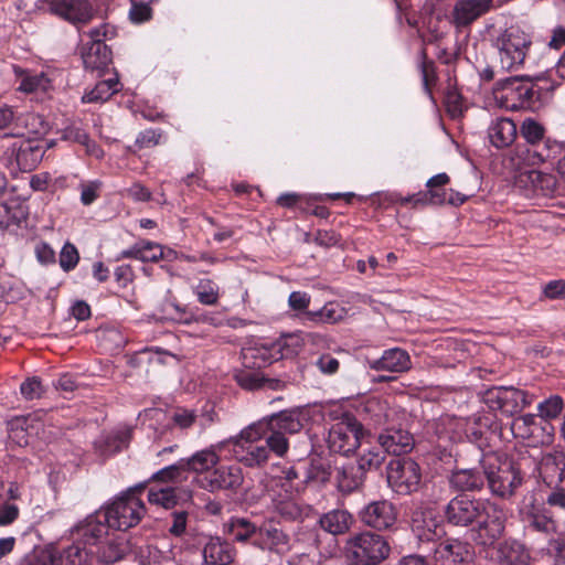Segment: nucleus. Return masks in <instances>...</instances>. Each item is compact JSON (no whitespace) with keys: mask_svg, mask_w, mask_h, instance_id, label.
Masks as SVG:
<instances>
[{"mask_svg":"<svg viewBox=\"0 0 565 565\" xmlns=\"http://www.w3.org/2000/svg\"><path fill=\"white\" fill-rule=\"evenodd\" d=\"M300 408L271 414L245 427L225 445L233 446L235 459H268L273 454L285 457L289 449L286 434H297L302 427Z\"/></svg>","mask_w":565,"mask_h":565,"instance_id":"nucleus-1","label":"nucleus"},{"mask_svg":"<svg viewBox=\"0 0 565 565\" xmlns=\"http://www.w3.org/2000/svg\"><path fill=\"white\" fill-rule=\"evenodd\" d=\"M445 518L454 526L473 525L472 540L490 546L499 540L505 529L504 512L497 505L461 494L451 499L445 508Z\"/></svg>","mask_w":565,"mask_h":565,"instance_id":"nucleus-2","label":"nucleus"},{"mask_svg":"<svg viewBox=\"0 0 565 565\" xmlns=\"http://www.w3.org/2000/svg\"><path fill=\"white\" fill-rule=\"evenodd\" d=\"M491 45L497 52L502 71L516 72L522 68L532 45V38L523 28L512 24L491 34Z\"/></svg>","mask_w":565,"mask_h":565,"instance_id":"nucleus-3","label":"nucleus"},{"mask_svg":"<svg viewBox=\"0 0 565 565\" xmlns=\"http://www.w3.org/2000/svg\"><path fill=\"white\" fill-rule=\"evenodd\" d=\"M540 77L511 76L497 82L500 99L511 110H536L542 106L545 89L539 85Z\"/></svg>","mask_w":565,"mask_h":565,"instance_id":"nucleus-4","label":"nucleus"},{"mask_svg":"<svg viewBox=\"0 0 565 565\" xmlns=\"http://www.w3.org/2000/svg\"><path fill=\"white\" fill-rule=\"evenodd\" d=\"M343 553L351 565H379L388 557L391 546L385 536L363 531L345 541Z\"/></svg>","mask_w":565,"mask_h":565,"instance_id":"nucleus-5","label":"nucleus"},{"mask_svg":"<svg viewBox=\"0 0 565 565\" xmlns=\"http://www.w3.org/2000/svg\"><path fill=\"white\" fill-rule=\"evenodd\" d=\"M143 489V484L130 488L104 508L103 519L109 529L127 531L139 524L146 514L145 503L138 497Z\"/></svg>","mask_w":565,"mask_h":565,"instance_id":"nucleus-6","label":"nucleus"},{"mask_svg":"<svg viewBox=\"0 0 565 565\" xmlns=\"http://www.w3.org/2000/svg\"><path fill=\"white\" fill-rule=\"evenodd\" d=\"M533 397L527 392L513 386H493L484 391L482 401L490 409L513 416L531 405Z\"/></svg>","mask_w":565,"mask_h":565,"instance_id":"nucleus-7","label":"nucleus"},{"mask_svg":"<svg viewBox=\"0 0 565 565\" xmlns=\"http://www.w3.org/2000/svg\"><path fill=\"white\" fill-rule=\"evenodd\" d=\"M363 436V425L354 415L344 413L339 423L332 426L329 435L330 450L349 457L359 446Z\"/></svg>","mask_w":565,"mask_h":565,"instance_id":"nucleus-8","label":"nucleus"},{"mask_svg":"<svg viewBox=\"0 0 565 565\" xmlns=\"http://www.w3.org/2000/svg\"><path fill=\"white\" fill-rule=\"evenodd\" d=\"M511 431L516 438L527 440V446H548L553 441L554 426L544 418L526 414L514 418Z\"/></svg>","mask_w":565,"mask_h":565,"instance_id":"nucleus-9","label":"nucleus"},{"mask_svg":"<svg viewBox=\"0 0 565 565\" xmlns=\"http://www.w3.org/2000/svg\"><path fill=\"white\" fill-rule=\"evenodd\" d=\"M486 479L491 491L501 498L511 497L523 481L518 461H499L495 469L486 470Z\"/></svg>","mask_w":565,"mask_h":565,"instance_id":"nucleus-10","label":"nucleus"},{"mask_svg":"<svg viewBox=\"0 0 565 565\" xmlns=\"http://www.w3.org/2000/svg\"><path fill=\"white\" fill-rule=\"evenodd\" d=\"M387 482L397 493H411L417 490L422 471L417 461H390Z\"/></svg>","mask_w":565,"mask_h":565,"instance_id":"nucleus-11","label":"nucleus"},{"mask_svg":"<svg viewBox=\"0 0 565 565\" xmlns=\"http://www.w3.org/2000/svg\"><path fill=\"white\" fill-rule=\"evenodd\" d=\"M469 558V545L458 540L440 541L431 547V565H466Z\"/></svg>","mask_w":565,"mask_h":565,"instance_id":"nucleus-12","label":"nucleus"},{"mask_svg":"<svg viewBox=\"0 0 565 565\" xmlns=\"http://www.w3.org/2000/svg\"><path fill=\"white\" fill-rule=\"evenodd\" d=\"M494 8V0H457L451 12V22L456 29H463Z\"/></svg>","mask_w":565,"mask_h":565,"instance_id":"nucleus-13","label":"nucleus"},{"mask_svg":"<svg viewBox=\"0 0 565 565\" xmlns=\"http://www.w3.org/2000/svg\"><path fill=\"white\" fill-rule=\"evenodd\" d=\"M49 11L73 24H85L94 15L93 7L87 0H51Z\"/></svg>","mask_w":565,"mask_h":565,"instance_id":"nucleus-14","label":"nucleus"},{"mask_svg":"<svg viewBox=\"0 0 565 565\" xmlns=\"http://www.w3.org/2000/svg\"><path fill=\"white\" fill-rule=\"evenodd\" d=\"M259 537L258 546L262 550H267L278 555H285L291 551L290 535L279 527L278 523L273 519L265 520L259 525Z\"/></svg>","mask_w":565,"mask_h":565,"instance_id":"nucleus-15","label":"nucleus"},{"mask_svg":"<svg viewBox=\"0 0 565 565\" xmlns=\"http://www.w3.org/2000/svg\"><path fill=\"white\" fill-rule=\"evenodd\" d=\"M516 185L530 191L527 195L551 198L556 192L557 181L553 174L537 170L519 173Z\"/></svg>","mask_w":565,"mask_h":565,"instance_id":"nucleus-16","label":"nucleus"},{"mask_svg":"<svg viewBox=\"0 0 565 565\" xmlns=\"http://www.w3.org/2000/svg\"><path fill=\"white\" fill-rule=\"evenodd\" d=\"M205 467L204 480L212 490L235 488L242 482V472L237 466L220 465V461H210Z\"/></svg>","mask_w":565,"mask_h":565,"instance_id":"nucleus-17","label":"nucleus"},{"mask_svg":"<svg viewBox=\"0 0 565 565\" xmlns=\"http://www.w3.org/2000/svg\"><path fill=\"white\" fill-rule=\"evenodd\" d=\"M360 515L364 524L377 530H386L396 521L395 508L386 500L371 502Z\"/></svg>","mask_w":565,"mask_h":565,"instance_id":"nucleus-18","label":"nucleus"},{"mask_svg":"<svg viewBox=\"0 0 565 565\" xmlns=\"http://www.w3.org/2000/svg\"><path fill=\"white\" fill-rule=\"evenodd\" d=\"M132 427L119 426L114 430L102 434L95 441L94 447L98 455L109 457L127 448L131 440Z\"/></svg>","mask_w":565,"mask_h":565,"instance_id":"nucleus-19","label":"nucleus"},{"mask_svg":"<svg viewBox=\"0 0 565 565\" xmlns=\"http://www.w3.org/2000/svg\"><path fill=\"white\" fill-rule=\"evenodd\" d=\"M103 518V512L87 516L72 530V537L85 545L96 544L106 533L109 526Z\"/></svg>","mask_w":565,"mask_h":565,"instance_id":"nucleus-20","label":"nucleus"},{"mask_svg":"<svg viewBox=\"0 0 565 565\" xmlns=\"http://www.w3.org/2000/svg\"><path fill=\"white\" fill-rule=\"evenodd\" d=\"M367 365L374 371L403 373L412 367V361L407 351L401 348H392L385 350L381 358L367 360Z\"/></svg>","mask_w":565,"mask_h":565,"instance_id":"nucleus-21","label":"nucleus"},{"mask_svg":"<svg viewBox=\"0 0 565 565\" xmlns=\"http://www.w3.org/2000/svg\"><path fill=\"white\" fill-rule=\"evenodd\" d=\"M82 60L85 70L102 75L111 63V51L104 41H93L83 46Z\"/></svg>","mask_w":565,"mask_h":565,"instance_id":"nucleus-22","label":"nucleus"},{"mask_svg":"<svg viewBox=\"0 0 565 565\" xmlns=\"http://www.w3.org/2000/svg\"><path fill=\"white\" fill-rule=\"evenodd\" d=\"M372 461H348L338 470L337 482L340 491L350 493L358 489L363 481L366 467Z\"/></svg>","mask_w":565,"mask_h":565,"instance_id":"nucleus-23","label":"nucleus"},{"mask_svg":"<svg viewBox=\"0 0 565 565\" xmlns=\"http://www.w3.org/2000/svg\"><path fill=\"white\" fill-rule=\"evenodd\" d=\"M495 558L500 565H530L531 554L524 544L509 539L498 544Z\"/></svg>","mask_w":565,"mask_h":565,"instance_id":"nucleus-24","label":"nucleus"},{"mask_svg":"<svg viewBox=\"0 0 565 565\" xmlns=\"http://www.w3.org/2000/svg\"><path fill=\"white\" fill-rule=\"evenodd\" d=\"M379 443L385 454L395 457L407 455L415 445L413 436L402 429L390 430L386 434L380 435Z\"/></svg>","mask_w":565,"mask_h":565,"instance_id":"nucleus-25","label":"nucleus"},{"mask_svg":"<svg viewBox=\"0 0 565 565\" xmlns=\"http://www.w3.org/2000/svg\"><path fill=\"white\" fill-rule=\"evenodd\" d=\"M518 128L513 120L505 117L493 119L488 127V138L495 148L510 146L516 138Z\"/></svg>","mask_w":565,"mask_h":565,"instance_id":"nucleus-26","label":"nucleus"},{"mask_svg":"<svg viewBox=\"0 0 565 565\" xmlns=\"http://www.w3.org/2000/svg\"><path fill=\"white\" fill-rule=\"evenodd\" d=\"M202 553L206 565H230L234 561L233 547L220 537H209Z\"/></svg>","mask_w":565,"mask_h":565,"instance_id":"nucleus-27","label":"nucleus"},{"mask_svg":"<svg viewBox=\"0 0 565 565\" xmlns=\"http://www.w3.org/2000/svg\"><path fill=\"white\" fill-rule=\"evenodd\" d=\"M354 523L350 512L342 509H334L323 513L319 519L320 527L332 535L345 534Z\"/></svg>","mask_w":565,"mask_h":565,"instance_id":"nucleus-28","label":"nucleus"},{"mask_svg":"<svg viewBox=\"0 0 565 565\" xmlns=\"http://www.w3.org/2000/svg\"><path fill=\"white\" fill-rule=\"evenodd\" d=\"M147 498L150 504L159 505L168 510L188 501L190 494L178 488L164 487L160 489L151 488L148 491Z\"/></svg>","mask_w":565,"mask_h":565,"instance_id":"nucleus-29","label":"nucleus"},{"mask_svg":"<svg viewBox=\"0 0 565 565\" xmlns=\"http://www.w3.org/2000/svg\"><path fill=\"white\" fill-rule=\"evenodd\" d=\"M44 150L39 141L23 140L17 150L15 160L22 171H32L41 162Z\"/></svg>","mask_w":565,"mask_h":565,"instance_id":"nucleus-30","label":"nucleus"},{"mask_svg":"<svg viewBox=\"0 0 565 565\" xmlns=\"http://www.w3.org/2000/svg\"><path fill=\"white\" fill-rule=\"evenodd\" d=\"M484 480L486 469L480 468L458 469L450 477L451 484L463 491L480 489Z\"/></svg>","mask_w":565,"mask_h":565,"instance_id":"nucleus-31","label":"nucleus"},{"mask_svg":"<svg viewBox=\"0 0 565 565\" xmlns=\"http://www.w3.org/2000/svg\"><path fill=\"white\" fill-rule=\"evenodd\" d=\"M355 411L360 419L367 425L379 426L386 418V405L376 397L360 402Z\"/></svg>","mask_w":565,"mask_h":565,"instance_id":"nucleus-32","label":"nucleus"},{"mask_svg":"<svg viewBox=\"0 0 565 565\" xmlns=\"http://www.w3.org/2000/svg\"><path fill=\"white\" fill-rule=\"evenodd\" d=\"M413 531L419 541L431 542L435 546L444 534V527L438 524L431 516L423 514L422 519H413Z\"/></svg>","mask_w":565,"mask_h":565,"instance_id":"nucleus-33","label":"nucleus"},{"mask_svg":"<svg viewBox=\"0 0 565 565\" xmlns=\"http://www.w3.org/2000/svg\"><path fill=\"white\" fill-rule=\"evenodd\" d=\"M129 552L128 541L118 536L108 539L98 551V558L105 564H114L121 561Z\"/></svg>","mask_w":565,"mask_h":565,"instance_id":"nucleus-34","label":"nucleus"},{"mask_svg":"<svg viewBox=\"0 0 565 565\" xmlns=\"http://www.w3.org/2000/svg\"><path fill=\"white\" fill-rule=\"evenodd\" d=\"M121 88L117 76L98 82L93 89L86 92L82 100L83 103H104Z\"/></svg>","mask_w":565,"mask_h":565,"instance_id":"nucleus-35","label":"nucleus"},{"mask_svg":"<svg viewBox=\"0 0 565 565\" xmlns=\"http://www.w3.org/2000/svg\"><path fill=\"white\" fill-rule=\"evenodd\" d=\"M527 529L544 534L546 537L556 534L557 524L545 511L532 510L525 513Z\"/></svg>","mask_w":565,"mask_h":565,"instance_id":"nucleus-36","label":"nucleus"},{"mask_svg":"<svg viewBox=\"0 0 565 565\" xmlns=\"http://www.w3.org/2000/svg\"><path fill=\"white\" fill-rule=\"evenodd\" d=\"M466 435L468 440L451 446L450 450L448 451V454H445V456L461 457L462 451L469 448H476L480 450L481 459L491 455V450L486 451L483 449L484 440L482 438V431L480 429H477L475 426L468 427L466 430Z\"/></svg>","mask_w":565,"mask_h":565,"instance_id":"nucleus-37","label":"nucleus"},{"mask_svg":"<svg viewBox=\"0 0 565 565\" xmlns=\"http://www.w3.org/2000/svg\"><path fill=\"white\" fill-rule=\"evenodd\" d=\"M224 527L233 540L239 543H246L255 534H259V526L245 518H232Z\"/></svg>","mask_w":565,"mask_h":565,"instance_id":"nucleus-38","label":"nucleus"},{"mask_svg":"<svg viewBox=\"0 0 565 565\" xmlns=\"http://www.w3.org/2000/svg\"><path fill=\"white\" fill-rule=\"evenodd\" d=\"M345 309L337 302H328L321 309L316 311H306L307 320L315 323L333 324L345 317Z\"/></svg>","mask_w":565,"mask_h":565,"instance_id":"nucleus-39","label":"nucleus"},{"mask_svg":"<svg viewBox=\"0 0 565 565\" xmlns=\"http://www.w3.org/2000/svg\"><path fill=\"white\" fill-rule=\"evenodd\" d=\"M206 461H181L179 463L171 465L158 471L153 478L163 482H181L186 480L189 477L190 466L192 465L196 469L195 465L203 466Z\"/></svg>","mask_w":565,"mask_h":565,"instance_id":"nucleus-40","label":"nucleus"},{"mask_svg":"<svg viewBox=\"0 0 565 565\" xmlns=\"http://www.w3.org/2000/svg\"><path fill=\"white\" fill-rule=\"evenodd\" d=\"M241 358L243 365L250 370L262 369L271 363L274 359L266 347L244 348Z\"/></svg>","mask_w":565,"mask_h":565,"instance_id":"nucleus-41","label":"nucleus"},{"mask_svg":"<svg viewBox=\"0 0 565 565\" xmlns=\"http://www.w3.org/2000/svg\"><path fill=\"white\" fill-rule=\"evenodd\" d=\"M88 553L85 547L74 543L63 551L56 553L57 565H84Z\"/></svg>","mask_w":565,"mask_h":565,"instance_id":"nucleus-42","label":"nucleus"},{"mask_svg":"<svg viewBox=\"0 0 565 565\" xmlns=\"http://www.w3.org/2000/svg\"><path fill=\"white\" fill-rule=\"evenodd\" d=\"M194 292L202 305L214 306L218 302V287L211 279H200L194 288Z\"/></svg>","mask_w":565,"mask_h":565,"instance_id":"nucleus-43","label":"nucleus"},{"mask_svg":"<svg viewBox=\"0 0 565 565\" xmlns=\"http://www.w3.org/2000/svg\"><path fill=\"white\" fill-rule=\"evenodd\" d=\"M521 136L531 145H536L543 140L545 128L542 124L533 118H525L520 127Z\"/></svg>","mask_w":565,"mask_h":565,"instance_id":"nucleus-44","label":"nucleus"},{"mask_svg":"<svg viewBox=\"0 0 565 565\" xmlns=\"http://www.w3.org/2000/svg\"><path fill=\"white\" fill-rule=\"evenodd\" d=\"M140 250L139 260L143 263H157L162 258H169V256L173 254L172 250H169L168 254H164L160 244L150 241H140Z\"/></svg>","mask_w":565,"mask_h":565,"instance_id":"nucleus-45","label":"nucleus"},{"mask_svg":"<svg viewBox=\"0 0 565 565\" xmlns=\"http://www.w3.org/2000/svg\"><path fill=\"white\" fill-rule=\"evenodd\" d=\"M563 407L564 402L562 397L553 395L537 405L539 415L536 416L551 422V419L556 418L561 414Z\"/></svg>","mask_w":565,"mask_h":565,"instance_id":"nucleus-46","label":"nucleus"},{"mask_svg":"<svg viewBox=\"0 0 565 565\" xmlns=\"http://www.w3.org/2000/svg\"><path fill=\"white\" fill-rule=\"evenodd\" d=\"M237 384L247 391H255L264 387V375L255 371H239L235 374Z\"/></svg>","mask_w":565,"mask_h":565,"instance_id":"nucleus-47","label":"nucleus"},{"mask_svg":"<svg viewBox=\"0 0 565 565\" xmlns=\"http://www.w3.org/2000/svg\"><path fill=\"white\" fill-rule=\"evenodd\" d=\"M130 2L129 18L134 23H142L151 19L152 9L150 4L154 1L130 0Z\"/></svg>","mask_w":565,"mask_h":565,"instance_id":"nucleus-48","label":"nucleus"},{"mask_svg":"<svg viewBox=\"0 0 565 565\" xmlns=\"http://www.w3.org/2000/svg\"><path fill=\"white\" fill-rule=\"evenodd\" d=\"M49 83L44 74L28 75L21 81L19 89L25 93L46 90Z\"/></svg>","mask_w":565,"mask_h":565,"instance_id":"nucleus-49","label":"nucleus"},{"mask_svg":"<svg viewBox=\"0 0 565 565\" xmlns=\"http://www.w3.org/2000/svg\"><path fill=\"white\" fill-rule=\"evenodd\" d=\"M79 260V254L77 248L71 244L66 243L60 253V266L64 271H70L75 268Z\"/></svg>","mask_w":565,"mask_h":565,"instance_id":"nucleus-50","label":"nucleus"},{"mask_svg":"<svg viewBox=\"0 0 565 565\" xmlns=\"http://www.w3.org/2000/svg\"><path fill=\"white\" fill-rule=\"evenodd\" d=\"M20 391L23 397L29 401L40 398L44 393L41 380L38 376L28 377L22 382Z\"/></svg>","mask_w":565,"mask_h":565,"instance_id":"nucleus-51","label":"nucleus"},{"mask_svg":"<svg viewBox=\"0 0 565 565\" xmlns=\"http://www.w3.org/2000/svg\"><path fill=\"white\" fill-rule=\"evenodd\" d=\"M419 56H420L419 67H420V73H422V77H423V83H424L425 88L428 90L429 83L431 81L436 79L435 65L431 60H428L427 52H426L425 47L422 49Z\"/></svg>","mask_w":565,"mask_h":565,"instance_id":"nucleus-52","label":"nucleus"},{"mask_svg":"<svg viewBox=\"0 0 565 565\" xmlns=\"http://www.w3.org/2000/svg\"><path fill=\"white\" fill-rule=\"evenodd\" d=\"M278 513L286 520L296 521L302 518L303 508L295 501H284L277 505Z\"/></svg>","mask_w":565,"mask_h":565,"instance_id":"nucleus-53","label":"nucleus"},{"mask_svg":"<svg viewBox=\"0 0 565 565\" xmlns=\"http://www.w3.org/2000/svg\"><path fill=\"white\" fill-rule=\"evenodd\" d=\"M561 463H564V461H539L537 470L545 482L548 484L556 482Z\"/></svg>","mask_w":565,"mask_h":565,"instance_id":"nucleus-54","label":"nucleus"},{"mask_svg":"<svg viewBox=\"0 0 565 565\" xmlns=\"http://www.w3.org/2000/svg\"><path fill=\"white\" fill-rule=\"evenodd\" d=\"M548 552L555 556L558 562L565 563V535L558 533L547 537Z\"/></svg>","mask_w":565,"mask_h":565,"instance_id":"nucleus-55","label":"nucleus"},{"mask_svg":"<svg viewBox=\"0 0 565 565\" xmlns=\"http://www.w3.org/2000/svg\"><path fill=\"white\" fill-rule=\"evenodd\" d=\"M161 134L154 129H146L136 138L135 147L137 149L154 147L159 143Z\"/></svg>","mask_w":565,"mask_h":565,"instance_id":"nucleus-56","label":"nucleus"},{"mask_svg":"<svg viewBox=\"0 0 565 565\" xmlns=\"http://www.w3.org/2000/svg\"><path fill=\"white\" fill-rule=\"evenodd\" d=\"M102 183L99 181H90L81 184V202L84 205H90L97 198Z\"/></svg>","mask_w":565,"mask_h":565,"instance_id":"nucleus-57","label":"nucleus"},{"mask_svg":"<svg viewBox=\"0 0 565 565\" xmlns=\"http://www.w3.org/2000/svg\"><path fill=\"white\" fill-rule=\"evenodd\" d=\"M28 565H57L56 553L51 551H39L28 556Z\"/></svg>","mask_w":565,"mask_h":565,"instance_id":"nucleus-58","label":"nucleus"},{"mask_svg":"<svg viewBox=\"0 0 565 565\" xmlns=\"http://www.w3.org/2000/svg\"><path fill=\"white\" fill-rule=\"evenodd\" d=\"M196 415L192 411L179 409L177 411L171 420L174 425L179 426L182 429L191 427L195 422Z\"/></svg>","mask_w":565,"mask_h":565,"instance_id":"nucleus-59","label":"nucleus"},{"mask_svg":"<svg viewBox=\"0 0 565 565\" xmlns=\"http://www.w3.org/2000/svg\"><path fill=\"white\" fill-rule=\"evenodd\" d=\"M339 361L330 355L322 354L317 361L316 366L324 374L331 375L334 374L339 370Z\"/></svg>","mask_w":565,"mask_h":565,"instance_id":"nucleus-60","label":"nucleus"},{"mask_svg":"<svg viewBox=\"0 0 565 565\" xmlns=\"http://www.w3.org/2000/svg\"><path fill=\"white\" fill-rule=\"evenodd\" d=\"M543 294L548 299L565 298V280H552L545 285Z\"/></svg>","mask_w":565,"mask_h":565,"instance_id":"nucleus-61","label":"nucleus"},{"mask_svg":"<svg viewBox=\"0 0 565 565\" xmlns=\"http://www.w3.org/2000/svg\"><path fill=\"white\" fill-rule=\"evenodd\" d=\"M310 303V296L301 291H292L288 298V305L292 310L303 311Z\"/></svg>","mask_w":565,"mask_h":565,"instance_id":"nucleus-62","label":"nucleus"},{"mask_svg":"<svg viewBox=\"0 0 565 565\" xmlns=\"http://www.w3.org/2000/svg\"><path fill=\"white\" fill-rule=\"evenodd\" d=\"M172 525L169 527V532L175 536H180L185 532L186 529V520L188 512L186 511H175L172 513Z\"/></svg>","mask_w":565,"mask_h":565,"instance_id":"nucleus-63","label":"nucleus"},{"mask_svg":"<svg viewBox=\"0 0 565 565\" xmlns=\"http://www.w3.org/2000/svg\"><path fill=\"white\" fill-rule=\"evenodd\" d=\"M35 255L36 259L42 265H47L55 262V253L52 249V247L45 242H40L39 244H36Z\"/></svg>","mask_w":565,"mask_h":565,"instance_id":"nucleus-64","label":"nucleus"}]
</instances>
